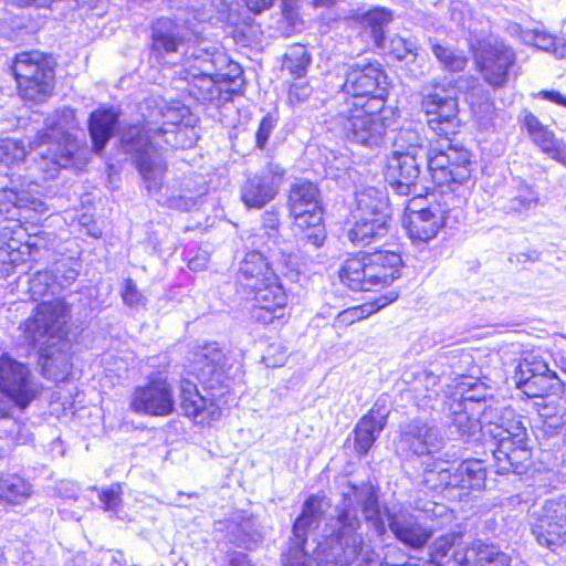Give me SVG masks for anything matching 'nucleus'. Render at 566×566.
<instances>
[{
  "mask_svg": "<svg viewBox=\"0 0 566 566\" xmlns=\"http://www.w3.org/2000/svg\"><path fill=\"white\" fill-rule=\"evenodd\" d=\"M8 428H10L9 424H0V437H10L17 444H27L31 441L32 436L24 424L17 421L14 429L9 430Z\"/></svg>",
  "mask_w": 566,
  "mask_h": 566,
  "instance_id": "nucleus-54",
  "label": "nucleus"
},
{
  "mask_svg": "<svg viewBox=\"0 0 566 566\" xmlns=\"http://www.w3.org/2000/svg\"><path fill=\"white\" fill-rule=\"evenodd\" d=\"M354 226L348 231V239L356 245L366 247L384 238L389 230V220L375 218H353Z\"/></svg>",
  "mask_w": 566,
  "mask_h": 566,
  "instance_id": "nucleus-35",
  "label": "nucleus"
},
{
  "mask_svg": "<svg viewBox=\"0 0 566 566\" xmlns=\"http://www.w3.org/2000/svg\"><path fill=\"white\" fill-rule=\"evenodd\" d=\"M311 63V55L305 45L295 43L289 48L284 55L283 69L295 77H303Z\"/></svg>",
  "mask_w": 566,
  "mask_h": 566,
  "instance_id": "nucleus-44",
  "label": "nucleus"
},
{
  "mask_svg": "<svg viewBox=\"0 0 566 566\" xmlns=\"http://www.w3.org/2000/svg\"><path fill=\"white\" fill-rule=\"evenodd\" d=\"M25 192H18L14 189H0V279L8 277L14 268L25 261L31 254V249L36 243L25 242L23 239L25 230L22 228L21 219Z\"/></svg>",
  "mask_w": 566,
  "mask_h": 566,
  "instance_id": "nucleus-8",
  "label": "nucleus"
},
{
  "mask_svg": "<svg viewBox=\"0 0 566 566\" xmlns=\"http://www.w3.org/2000/svg\"><path fill=\"white\" fill-rule=\"evenodd\" d=\"M387 75L378 62L354 63L347 72L343 84V101L359 99L366 103L369 99L381 98L385 102Z\"/></svg>",
  "mask_w": 566,
  "mask_h": 566,
  "instance_id": "nucleus-16",
  "label": "nucleus"
},
{
  "mask_svg": "<svg viewBox=\"0 0 566 566\" xmlns=\"http://www.w3.org/2000/svg\"><path fill=\"white\" fill-rule=\"evenodd\" d=\"M279 214L275 211H265L262 217V228L268 237V242L276 244L279 232Z\"/></svg>",
  "mask_w": 566,
  "mask_h": 566,
  "instance_id": "nucleus-53",
  "label": "nucleus"
},
{
  "mask_svg": "<svg viewBox=\"0 0 566 566\" xmlns=\"http://www.w3.org/2000/svg\"><path fill=\"white\" fill-rule=\"evenodd\" d=\"M118 122V114L112 109H98L91 114L88 130L95 153L104 149Z\"/></svg>",
  "mask_w": 566,
  "mask_h": 566,
  "instance_id": "nucleus-34",
  "label": "nucleus"
},
{
  "mask_svg": "<svg viewBox=\"0 0 566 566\" xmlns=\"http://www.w3.org/2000/svg\"><path fill=\"white\" fill-rule=\"evenodd\" d=\"M516 386L530 397H544L556 394L566 382L560 380L547 363L535 354H527L515 368Z\"/></svg>",
  "mask_w": 566,
  "mask_h": 566,
  "instance_id": "nucleus-17",
  "label": "nucleus"
},
{
  "mask_svg": "<svg viewBox=\"0 0 566 566\" xmlns=\"http://www.w3.org/2000/svg\"><path fill=\"white\" fill-rule=\"evenodd\" d=\"M427 150L411 145L406 151L395 150L388 158L386 180L400 196H409L416 188L420 175L419 158L426 157Z\"/></svg>",
  "mask_w": 566,
  "mask_h": 566,
  "instance_id": "nucleus-19",
  "label": "nucleus"
},
{
  "mask_svg": "<svg viewBox=\"0 0 566 566\" xmlns=\"http://www.w3.org/2000/svg\"><path fill=\"white\" fill-rule=\"evenodd\" d=\"M531 137L532 140L542 149V151L547 155L559 143V140L555 138L554 133L548 130L545 126Z\"/></svg>",
  "mask_w": 566,
  "mask_h": 566,
  "instance_id": "nucleus-55",
  "label": "nucleus"
},
{
  "mask_svg": "<svg viewBox=\"0 0 566 566\" xmlns=\"http://www.w3.org/2000/svg\"><path fill=\"white\" fill-rule=\"evenodd\" d=\"M130 408L142 415H170L175 409V400L169 385L164 379H155L137 387L132 396Z\"/></svg>",
  "mask_w": 566,
  "mask_h": 566,
  "instance_id": "nucleus-22",
  "label": "nucleus"
},
{
  "mask_svg": "<svg viewBox=\"0 0 566 566\" xmlns=\"http://www.w3.org/2000/svg\"><path fill=\"white\" fill-rule=\"evenodd\" d=\"M394 112L385 107L381 98L346 99L339 103L337 113L329 122V129L347 140L369 148L382 145L391 126Z\"/></svg>",
  "mask_w": 566,
  "mask_h": 566,
  "instance_id": "nucleus-7",
  "label": "nucleus"
},
{
  "mask_svg": "<svg viewBox=\"0 0 566 566\" xmlns=\"http://www.w3.org/2000/svg\"><path fill=\"white\" fill-rule=\"evenodd\" d=\"M353 218L390 219V208L387 193L376 187H363L355 193Z\"/></svg>",
  "mask_w": 566,
  "mask_h": 566,
  "instance_id": "nucleus-28",
  "label": "nucleus"
},
{
  "mask_svg": "<svg viewBox=\"0 0 566 566\" xmlns=\"http://www.w3.org/2000/svg\"><path fill=\"white\" fill-rule=\"evenodd\" d=\"M397 60H403L409 54L416 55L417 45L413 41L407 40L402 36L395 35L390 39L389 44H386V49Z\"/></svg>",
  "mask_w": 566,
  "mask_h": 566,
  "instance_id": "nucleus-48",
  "label": "nucleus"
},
{
  "mask_svg": "<svg viewBox=\"0 0 566 566\" xmlns=\"http://www.w3.org/2000/svg\"><path fill=\"white\" fill-rule=\"evenodd\" d=\"M539 205V195L535 188L522 180L517 181L504 199L503 211L526 216Z\"/></svg>",
  "mask_w": 566,
  "mask_h": 566,
  "instance_id": "nucleus-33",
  "label": "nucleus"
},
{
  "mask_svg": "<svg viewBox=\"0 0 566 566\" xmlns=\"http://www.w3.org/2000/svg\"><path fill=\"white\" fill-rule=\"evenodd\" d=\"M420 512L399 511L389 517V527L396 538L412 548L423 546L432 535L434 525H427L426 520L433 522L439 517L442 520L440 525L452 520L447 506L436 502L427 503Z\"/></svg>",
  "mask_w": 566,
  "mask_h": 566,
  "instance_id": "nucleus-12",
  "label": "nucleus"
},
{
  "mask_svg": "<svg viewBox=\"0 0 566 566\" xmlns=\"http://www.w3.org/2000/svg\"><path fill=\"white\" fill-rule=\"evenodd\" d=\"M260 532L254 528L250 520L243 521L238 525L237 533L233 534V542L237 546L245 549H253L261 542Z\"/></svg>",
  "mask_w": 566,
  "mask_h": 566,
  "instance_id": "nucleus-46",
  "label": "nucleus"
},
{
  "mask_svg": "<svg viewBox=\"0 0 566 566\" xmlns=\"http://www.w3.org/2000/svg\"><path fill=\"white\" fill-rule=\"evenodd\" d=\"M422 483L433 492H444L453 486V472L443 461H434L428 465L422 475Z\"/></svg>",
  "mask_w": 566,
  "mask_h": 566,
  "instance_id": "nucleus-41",
  "label": "nucleus"
},
{
  "mask_svg": "<svg viewBox=\"0 0 566 566\" xmlns=\"http://www.w3.org/2000/svg\"><path fill=\"white\" fill-rule=\"evenodd\" d=\"M32 492L31 483L19 474H6L0 478V503L22 504Z\"/></svg>",
  "mask_w": 566,
  "mask_h": 566,
  "instance_id": "nucleus-38",
  "label": "nucleus"
},
{
  "mask_svg": "<svg viewBox=\"0 0 566 566\" xmlns=\"http://www.w3.org/2000/svg\"><path fill=\"white\" fill-rule=\"evenodd\" d=\"M391 21V11L378 7L367 11L361 18L363 25L370 30L374 43L378 49H386L385 29Z\"/></svg>",
  "mask_w": 566,
  "mask_h": 566,
  "instance_id": "nucleus-39",
  "label": "nucleus"
},
{
  "mask_svg": "<svg viewBox=\"0 0 566 566\" xmlns=\"http://www.w3.org/2000/svg\"><path fill=\"white\" fill-rule=\"evenodd\" d=\"M340 495L336 533L313 548H310L307 534L319 523L322 501L317 495H311L304 502L293 525V538L283 566H310V559L318 565L349 566L358 560L364 553L361 536L357 534L360 526L359 512L377 535L386 532L378 496L370 484L356 485L347 482L342 485Z\"/></svg>",
  "mask_w": 566,
  "mask_h": 566,
  "instance_id": "nucleus-1",
  "label": "nucleus"
},
{
  "mask_svg": "<svg viewBox=\"0 0 566 566\" xmlns=\"http://www.w3.org/2000/svg\"><path fill=\"white\" fill-rule=\"evenodd\" d=\"M9 424V430L17 427V419L12 416V407L9 401L0 399V424Z\"/></svg>",
  "mask_w": 566,
  "mask_h": 566,
  "instance_id": "nucleus-58",
  "label": "nucleus"
},
{
  "mask_svg": "<svg viewBox=\"0 0 566 566\" xmlns=\"http://www.w3.org/2000/svg\"><path fill=\"white\" fill-rule=\"evenodd\" d=\"M69 318L70 308L64 302H43L20 325L24 339L39 347L43 377L54 381L65 380L72 370L71 344L65 337Z\"/></svg>",
  "mask_w": 566,
  "mask_h": 566,
  "instance_id": "nucleus-5",
  "label": "nucleus"
},
{
  "mask_svg": "<svg viewBox=\"0 0 566 566\" xmlns=\"http://www.w3.org/2000/svg\"><path fill=\"white\" fill-rule=\"evenodd\" d=\"M25 156L23 142L13 138L0 139V174L9 175V171L19 168Z\"/></svg>",
  "mask_w": 566,
  "mask_h": 566,
  "instance_id": "nucleus-40",
  "label": "nucleus"
},
{
  "mask_svg": "<svg viewBox=\"0 0 566 566\" xmlns=\"http://www.w3.org/2000/svg\"><path fill=\"white\" fill-rule=\"evenodd\" d=\"M548 156L566 167V145L559 142Z\"/></svg>",
  "mask_w": 566,
  "mask_h": 566,
  "instance_id": "nucleus-62",
  "label": "nucleus"
},
{
  "mask_svg": "<svg viewBox=\"0 0 566 566\" xmlns=\"http://www.w3.org/2000/svg\"><path fill=\"white\" fill-rule=\"evenodd\" d=\"M229 566H252L248 556L240 552H234L230 555Z\"/></svg>",
  "mask_w": 566,
  "mask_h": 566,
  "instance_id": "nucleus-64",
  "label": "nucleus"
},
{
  "mask_svg": "<svg viewBox=\"0 0 566 566\" xmlns=\"http://www.w3.org/2000/svg\"><path fill=\"white\" fill-rule=\"evenodd\" d=\"M166 63L178 67L175 71L188 83V91L200 102L223 104L232 98L233 85L241 76L240 65L214 46L202 42L187 45L180 64L167 60Z\"/></svg>",
  "mask_w": 566,
  "mask_h": 566,
  "instance_id": "nucleus-4",
  "label": "nucleus"
},
{
  "mask_svg": "<svg viewBox=\"0 0 566 566\" xmlns=\"http://www.w3.org/2000/svg\"><path fill=\"white\" fill-rule=\"evenodd\" d=\"M421 108L429 128L438 136H444L449 140L450 136L459 132L461 122L458 101L447 91L434 90L423 95Z\"/></svg>",
  "mask_w": 566,
  "mask_h": 566,
  "instance_id": "nucleus-18",
  "label": "nucleus"
},
{
  "mask_svg": "<svg viewBox=\"0 0 566 566\" xmlns=\"http://www.w3.org/2000/svg\"><path fill=\"white\" fill-rule=\"evenodd\" d=\"M184 46L179 27L167 18L158 19L153 27V50L164 59Z\"/></svg>",
  "mask_w": 566,
  "mask_h": 566,
  "instance_id": "nucleus-32",
  "label": "nucleus"
},
{
  "mask_svg": "<svg viewBox=\"0 0 566 566\" xmlns=\"http://www.w3.org/2000/svg\"><path fill=\"white\" fill-rule=\"evenodd\" d=\"M430 196L432 200L428 207L419 210H415L411 206L407 208L405 227L413 243H426L436 238L444 226L448 214L457 207L446 198L438 200L434 192Z\"/></svg>",
  "mask_w": 566,
  "mask_h": 566,
  "instance_id": "nucleus-15",
  "label": "nucleus"
},
{
  "mask_svg": "<svg viewBox=\"0 0 566 566\" xmlns=\"http://www.w3.org/2000/svg\"><path fill=\"white\" fill-rule=\"evenodd\" d=\"M223 354L218 344L210 343L192 354V374L205 385L203 392L189 379L180 381V407L196 423H210L221 417L227 387L222 385Z\"/></svg>",
  "mask_w": 566,
  "mask_h": 566,
  "instance_id": "nucleus-6",
  "label": "nucleus"
},
{
  "mask_svg": "<svg viewBox=\"0 0 566 566\" xmlns=\"http://www.w3.org/2000/svg\"><path fill=\"white\" fill-rule=\"evenodd\" d=\"M13 74L23 99L44 102L53 92L54 70L50 60L40 51L17 54Z\"/></svg>",
  "mask_w": 566,
  "mask_h": 566,
  "instance_id": "nucleus-11",
  "label": "nucleus"
},
{
  "mask_svg": "<svg viewBox=\"0 0 566 566\" xmlns=\"http://www.w3.org/2000/svg\"><path fill=\"white\" fill-rule=\"evenodd\" d=\"M524 126L526 127L531 136H533L535 133H537L539 129L544 127L539 119L532 113L525 114Z\"/></svg>",
  "mask_w": 566,
  "mask_h": 566,
  "instance_id": "nucleus-61",
  "label": "nucleus"
},
{
  "mask_svg": "<svg viewBox=\"0 0 566 566\" xmlns=\"http://www.w3.org/2000/svg\"><path fill=\"white\" fill-rule=\"evenodd\" d=\"M120 295L124 304L129 307H138L145 305V296L142 294L132 279L124 280Z\"/></svg>",
  "mask_w": 566,
  "mask_h": 566,
  "instance_id": "nucleus-50",
  "label": "nucleus"
},
{
  "mask_svg": "<svg viewBox=\"0 0 566 566\" xmlns=\"http://www.w3.org/2000/svg\"><path fill=\"white\" fill-rule=\"evenodd\" d=\"M300 229L306 231L305 239L315 248L323 245L325 241V228L323 226V216L319 218L318 223L314 224L311 220H306L305 224L297 226Z\"/></svg>",
  "mask_w": 566,
  "mask_h": 566,
  "instance_id": "nucleus-51",
  "label": "nucleus"
},
{
  "mask_svg": "<svg viewBox=\"0 0 566 566\" xmlns=\"http://www.w3.org/2000/svg\"><path fill=\"white\" fill-rule=\"evenodd\" d=\"M475 57L484 80L494 87L507 82L516 60L513 49L497 39L482 42Z\"/></svg>",
  "mask_w": 566,
  "mask_h": 566,
  "instance_id": "nucleus-20",
  "label": "nucleus"
},
{
  "mask_svg": "<svg viewBox=\"0 0 566 566\" xmlns=\"http://www.w3.org/2000/svg\"><path fill=\"white\" fill-rule=\"evenodd\" d=\"M461 538L460 532H452L437 537L429 546V566H442L444 562H448L450 551L460 543Z\"/></svg>",
  "mask_w": 566,
  "mask_h": 566,
  "instance_id": "nucleus-43",
  "label": "nucleus"
},
{
  "mask_svg": "<svg viewBox=\"0 0 566 566\" xmlns=\"http://www.w3.org/2000/svg\"><path fill=\"white\" fill-rule=\"evenodd\" d=\"M524 40L532 42L534 46L541 50L549 51L553 50L556 39L544 31L534 30L533 32H527L524 35Z\"/></svg>",
  "mask_w": 566,
  "mask_h": 566,
  "instance_id": "nucleus-56",
  "label": "nucleus"
},
{
  "mask_svg": "<svg viewBox=\"0 0 566 566\" xmlns=\"http://www.w3.org/2000/svg\"><path fill=\"white\" fill-rule=\"evenodd\" d=\"M195 11V19L199 22H208L213 19V7L212 0H202L200 7L191 6Z\"/></svg>",
  "mask_w": 566,
  "mask_h": 566,
  "instance_id": "nucleus-57",
  "label": "nucleus"
},
{
  "mask_svg": "<svg viewBox=\"0 0 566 566\" xmlns=\"http://www.w3.org/2000/svg\"><path fill=\"white\" fill-rule=\"evenodd\" d=\"M431 49L437 60L444 69L458 72L465 67L467 57L462 53L436 42L431 43Z\"/></svg>",
  "mask_w": 566,
  "mask_h": 566,
  "instance_id": "nucleus-45",
  "label": "nucleus"
},
{
  "mask_svg": "<svg viewBox=\"0 0 566 566\" xmlns=\"http://www.w3.org/2000/svg\"><path fill=\"white\" fill-rule=\"evenodd\" d=\"M537 96L566 107V97L557 91H541Z\"/></svg>",
  "mask_w": 566,
  "mask_h": 566,
  "instance_id": "nucleus-60",
  "label": "nucleus"
},
{
  "mask_svg": "<svg viewBox=\"0 0 566 566\" xmlns=\"http://www.w3.org/2000/svg\"><path fill=\"white\" fill-rule=\"evenodd\" d=\"M147 113L143 114V125L123 128L120 144L134 157L137 169L149 193H157L167 169L160 151L163 140L170 147H186L181 140L195 123L190 108L180 101H146Z\"/></svg>",
  "mask_w": 566,
  "mask_h": 566,
  "instance_id": "nucleus-3",
  "label": "nucleus"
},
{
  "mask_svg": "<svg viewBox=\"0 0 566 566\" xmlns=\"http://www.w3.org/2000/svg\"><path fill=\"white\" fill-rule=\"evenodd\" d=\"M368 268L367 253L348 259L340 270V280L353 291H369Z\"/></svg>",
  "mask_w": 566,
  "mask_h": 566,
  "instance_id": "nucleus-37",
  "label": "nucleus"
},
{
  "mask_svg": "<svg viewBox=\"0 0 566 566\" xmlns=\"http://www.w3.org/2000/svg\"><path fill=\"white\" fill-rule=\"evenodd\" d=\"M275 275L270 262L260 251L247 252L240 262L239 280L248 289H251L252 285H258V283L274 280Z\"/></svg>",
  "mask_w": 566,
  "mask_h": 566,
  "instance_id": "nucleus-31",
  "label": "nucleus"
},
{
  "mask_svg": "<svg viewBox=\"0 0 566 566\" xmlns=\"http://www.w3.org/2000/svg\"><path fill=\"white\" fill-rule=\"evenodd\" d=\"M401 443L413 454L421 457L440 451L444 439L436 426L415 419L402 428Z\"/></svg>",
  "mask_w": 566,
  "mask_h": 566,
  "instance_id": "nucleus-25",
  "label": "nucleus"
},
{
  "mask_svg": "<svg viewBox=\"0 0 566 566\" xmlns=\"http://www.w3.org/2000/svg\"><path fill=\"white\" fill-rule=\"evenodd\" d=\"M368 270L367 276L371 290L390 285L400 277L402 259L400 254L391 251H377L367 254Z\"/></svg>",
  "mask_w": 566,
  "mask_h": 566,
  "instance_id": "nucleus-27",
  "label": "nucleus"
},
{
  "mask_svg": "<svg viewBox=\"0 0 566 566\" xmlns=\"http://www.w3.org/2000/svg\"><path fill=\"white\" fill-rule=\"evenodd\" d=\"M250 290L254 294L255 302L252 315L258 322L271 324L274 319L283 317L287 296L277 275L274 280L252 285Z\"/></svg>",
  "mask_w": 566,
  "mask_h": 566,
  "instance_id": "nucleus-23",
  "label": "nucleus"
},
{
  "mask_svg": "<svg viewBox=\"0 0 566 566\" xmlns=\"http://www.w3.org/2000/svg\"><path fill=\"white\" fill-rule=\"evenodd\" d=\"M476 388L449 402L451 434L457 433L465 442L483 440L493 454L497 474H521L531 458L525 427L513 418L512 409L486 406L482 396L471 394Z\"/></svg>",
  "mask_w": 566,
  "mask_h": 566,
  "instance_id": "nucleus-2",
  "label": "nucleus"
},
{
  "mask_svg": "<svg viewBox=\"0 0 566 566\" xmlns=\"http://www.w3.org/2000/svg\"><path fill=\"white\" fill-rule=\"evenodd\" d=\"M122 486L120 484H112L108 488H103L98 491V500L102 503L104 511L118 514L122 509Z\"/></svg>",
  "mask_w": 566,
  "mask_h": 566,
  "instance_id": "nucleus-47",
  "label": "nucleus"
},
{
  "mask_svg": "<svg viewBox=\"0 0 566 566\" xmlns=\"http://www.w3.org/2000/svg\"><path fill=\"white\" fill-rule=\"evenodd\" d=\"M387 413L373 408L355 427V450L359 455L368 453L386 426Z\"/></svg>",
  "mask_w": 566,
  "mask_h": 566,
  "instance_id": "nucleus-30",
  "label": "nucleus"
},
{
  "mask_svg": "<svg viewBox=\"0 0 566 566\" xmlns=\"http://www.w3.org/2000/svg\"><path fill=\"white\" fill-rule=\"evenodd\" d=\"M249 10L254 13H260L265 9H269L273 0H244Z\"/></svg>",
  "mask_w": 566,
  "mask_h": 566,
  "instance_id": "nucleus-63",
  "label": "nucleus"
},
{
  "mask_svg": "<svg viewBox=\"0 0 566 566\" xmlns=\"http://www.w3.org/2000/svg\"><path fill=\"white\" fill-rule=\"evenodd\" d=\"M44 125L31 143V147L38 151L53 176L60 168H66L72 164L77 149L73 135L77 128L75 113L64 107L48 116Z\"/></svg>",
  "mask_w": 566,
  "mask_h": 566,
  "instance_id": "nucleus-10",
  "label": "nucleus"
},
{
  "mask_svg": "<svg viewBox=\"0 0 566 566\" xmlns=\"http://www.w3.org/2000/svg\"><path fill=\"white\" fill-rule=\"evenodd\" d=\"M80 273V264L72 259L61 261L54 264L50 272H38L30 280V291L33 295L43 296L49 293L53 284L59 285L61 289L72 285Z\"/></svg>",
  "mask_w": 566,
  "mask_h": 566,
  "instance_id": "nucleus-26",
  "label": "nucleus"
},
{
  "mask_svg": "<svg viewBox=\"0 0 566 566\" xmlns=\"http://www.w3.org/2000/svg\"><path fill=\"white\" fill-rule=\"evenodd\" d=\"M452 472L454 489L481 490L485 484L486 470L479 459L464 460Z\"/></svg>",
  "mask_w": 566,
  "mask_h": 566,
  "instance_id": "nucleus-36",
  "label": "nucleus"
},
{
  "mask_svg": "<svg viewBox=\"0 0 566 566\" xmlns=\"http://www.w3.org/2000/svg\"><path fill=\"white\" fill-rule=\"evenodd\" d=\"M0 392L21 410L28 408L41 392L28 365L18 361L9 355L0 356Z\"/></svg>",
  "mask_w": 566,
  "mask_h": 566,
  "instance_id": "nucleus-13",
  "label": "nucleus"
},
{
  "mask_svg": "<svg viewBox=\"0 0 566 566\" xmlns=\"http://www.w3.org/2000/svg\"><path fill=\"white\" fill-rule=\"evenodd\" d=\"M276 122H277L276 118L271 114H268L262 118V120L260 122L259 128L256 130V134H255L258 148H260V149L264 148V146L268 143L269 137L271 136L274 127L276 126Z\"/></svg>",
  "mask_w": 566,
  "mask_h": 566,
  "instance_id": "nucleus-52",
  "label": "nucleus"
},
{
  "mask_svg": "<svg viewBox=\"0 0 566 566\" xmlns=\"http://www.w3.org/2000/svg\"><path fill=\"white\" fill-rule=\"evenodd\" d=\"M157 201L167 207L168 209H174L178 211H190L198 203V198L196 196H188L184 193L171 195L164 199H157Z\"/></svg>",
  "mask_w": 566,
  "mask_h": 566,
  "instance_id": "nucleus-49",
  "label": "nucleus"
},
{
  "mask_svg": "<svg viewBox=\"0 0 566 566\" xmlns=\"http://www.w3.org/2000/svg\"><path fill=\"white\" fill-rule=\"evenodd\" d=\"M532 533L542 546L566 543V494L547 499L531 514Z\"/></svg>",
  "mask_w": 566,
  "mask_h": 566,
  "instance_id": "nucleus-14",
  "label": "nucleus"
},
{
  "mask_svg": "<svg viewBox=\"0 0 566 566\" xmlns=\"http://www.w3.org/2000/svg\"><path fill=\"white\" fill-rule=\"evenodd\" d=\"M283 176L284 170L279 164L269 163L241 186L242 202L250 209L263 208L277 196Z\"/></svg>",
  "mask_w": 566,
  "mask_h": 566,
  "instance_id": "nucleus-21",
  "label": "nucleus"
},
{
  "mask_svg": "<svg viewBox=\"0 0 566 566\" xmlns=\"http://www.w3.org/2000/svg\"><path fill=\"white\" fill-rule=\"evenodd\" d=\"M28 211H34L42 214L48 211V207L42 200L25 193V202L23 205L22 216H25L24 213Z\"/></svg>",
  "mask_w": 566,
  "mask_h": 566,
  "instance_id": "nucleus-59",
  "label": "nucleus"
},
{
  "mask_svg": "<svg viewBox=\"0 0 566 566\" xmlns=\"http://www.w3.org/2000/svg\"><path fill=\"white\" fill-rule=\"evenodd\" d=\"M289 209L296 226L305 224L306 220L317 224L323 216L317 187L310 181L295 182L290 190Z\"/></svg>",
  "mask_w": 566,
  "mask_h": 566,
  "instance_id": "nucleus-24",
  "label": "nucleus"
},
{
  "mask_svg": "<svg viewBox=\"0 0 566 566\" xmlns=\"http://www.w3.org/2000/svg\"><path fill=\"white\" fill-rule=\"evenodd\" d=\"M431 179L439 189L441 199L461 206L465 200V185L470 181L472 163L463 147L448 144L446 149L431 148L426 154Z\"/></svg>",
  "mask_w": 566,
  "mask_h": 566,
  "instance_id": "nucleus-9",
  "label": "nucleus"
},
{
  "mask_svg": "<svg viewBox=\"0 0 566 566\" xmlns=\"http://www.w3.org/2000/svg\"><path fill=\"white\" fill-rule=\"evenodd\" d=\"M397 297L398 294L396 292H390L389 295L378 298L374 304H364L347 308L337 315V323L342 325H352L392 303Z\"/></svg>",
  "mask_w": 566,
  "mask_h": 566,
  "instance_id": "nucleus-42",
  "label": "nucleus"
},
{
  "mask_svg": "<svg viewBox=\"0 0 566 566\" xmlns=\"http://www.w3.org/2000/svg\"><path fill=\"white\" fill-rule=\"evenodd\" d=\"M459 566H510L511 557L493 544L474 542L463 554L455 552Z\"/></svg>",
  "mask_w": 566,
  "mask_h": 566,
  "instance_id": "nucleus-29",
  "label": "nucleus"
}]
</instances>
